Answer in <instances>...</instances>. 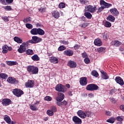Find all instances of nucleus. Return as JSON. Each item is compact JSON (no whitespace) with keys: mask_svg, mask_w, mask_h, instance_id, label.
<instances>
[{"mask_svg":"<svg viewBox=\"0 0 124 124\" xmlns=\"http://www.w3.org/2000/svg\"><path fill=\"white\" fill-rule=\"evenodd\" d=\"M3 20H4L5 22H8L9 21L8 18L6 16H4V17H3Z\"/></svg>","mask_w":124,"mask_h":124,"instance_id":"obj_59","label":"nucleus"},{"mask_svg":"<svg viewBox=\"0 0 124 124\" xmlns=\"http://www.w3.org/2000/svg\"><path fill=\"white\" fill-rule=\"evenodd\" d=\"M27 71L31 74H37L38 73V68L34 66H28Z\"/></svg>","mask_w":124,"mask_h":124,"instance_id":"obj_3","label":"nucleus"},{"mask_svg":"<svg viewBox=\"0 0 124 124\" xmlns=\"http://www.w3.org/2000/svg\"><path fill=\"white\" fill-rule=\"evenodd\" d=\"M109 11L113 16H119L120 14L119 11L116 8L111 9Z\"/></svg>","mask_w":124,"mask_h":124,"instance_id":"obj_18","label":"nucleus"},{"mask_svg":"<svg viewBox=\"0 0 124 124\" xmlns=\"http://www.w3.org/2000/svg\"><path fill=\"white\" fill-rule=\"evenodd\" d=\"M52 16L54 18L58 19L60 17V13L57 11H53L52 12Z\"/></svg>","mask_w":124,"mask_h":124,"instance_id":"obj_25","label":"nucleus"},{"mask_svg":"<svg viewBox=\"0 0 124 124\" xmlns=\"http://www.w3.org/2000/svg\"><path fill=\"white\" fill-rule=\"evenodd\" d=\"M92 75H93V76H94V77L97 78L98 77V73H97V72L95 70H93L92 71Z\"/></svg>","mask_w":124,"mask_h":124,"instance_id":"obj_35","label":"nucleus"},{"mask_svg":"<svg viewBox=\"0 0 124 124\" xmlns=\"http://www.w3.org/2000/svg\"><path fill=\"white\" fill-rule=\"evenodd\" d=\"M56 104H57L58 106H62V101L56 102Z\"/></svg>","mask_w":124,"mask_h":124,"instance_id":"obj_60","label":"nucleus"},{"mask_svg":"<svg viewBox=\"0 0 124 124\" xmlns=\"http://www.w3.org/2000/svg\"><path fill=\"white\" fill-rule=\"evenodd\" d=\"M6 63L8 65H17L18 64V62L16 61H6Z\"/></svg>","mask_w":124,"mask_h":124,"instance_id":"obj_23","label":"nucleus"},{"mask_svg":"<svg viewBox=\"0 0 124 124\" xmlns=\"http://www.w3.org/2000/svg\"><path fill=\"white\" fill-rule=\"evenodd\" d=\"M99 88L98 86L94 84H89L86 87V90L87 91H90L91 92H93V91H97Z\"/></svg>","mask_w":124,"mask_h":124,"instance_id":"obj_5","label":"nucleus"},{"mask_svg":"<svg viewBox=\"0 0 124 124\" xmlns=\"http://www.w3.org/2000/svg\"><path fill=\"white\" fill-rule=\"evenodd\" d=\"M100 5H104L103 6H104L105 8H109V7H111V6H112L111 4L105 2L104 0H100Z\"/></svg>","mask_w":124,"mask_h":124,"instance_id":"obj_11","label":"nucleus"},{"mask_svg":"<svg viewBox=\"0 0 124 124\" xmlns=\"http://www.w3.org/2000/svg\"><path fill=\"white\" fill-rule=\"evenodd\" d=\"M27 55H29L31 56V55H33V50L31 49H28L26 50Z\"/></svg>","mask_w":124,"mask_h":124,"instance_id":"obj_37","label":"nucleus"},{"mask_svg":"<svg viewBox=\"0 0 124 124\" xmlns=\"http://www.w3.org/2000/svg\"><path fill=\"white\" fill-rule=\"evenodd\" d=\"M79 1L81 4H86L87 2H89V0H79Z\"/></svg>","mask_w":124,"mask_h":124,"instance_id":"obj_51","label":"nucleus"},{"mask_svg":"<svg viewBox=\"0 0 124 124\" xmlns=\"http://www.w3.org/2000/svg\"><path fill=\"white\" fill-rule=\"evenodd\" d=\"M31 59L33 61H35L36 62H38L40 60L39 57L37 54L32 56Z\"/></svg>","mask_w":124,"mask_h":124,"instance_id":"obj_33","label":"nucleus"},{"mask_svg":"<svg viewBox=\"0 0 124 124\" xmlns=\"http://www.w3.org/2000/svg\"><path fill=\"white\" fill-rule=\"evenodd\" d=\"M106 50L105 47H100L97 48V51L98 53H102V52H104Z\"/></svg>","mask_w":124,"mask_h":124,"instance_id":"obj_36","label":"nucleus"},{"mask_svg":"<svg viewBox=\"0 0 124 124\" xmlns=\"http://www.w3.org/2000/svg\"><path fill=\"white\" fill-rule=\"evenodd\" d=\"M0 2H1V3H2V4H6V2H5V0H0Z\"/></svg>","mask_w":124,"mask_h":124,"instance_id":"obj_62","label":"nucleus"},{"mask_svg":"<svg viewBox=\"0 0 124 124\" xmlns=\"http://www.w3.org/2000/svg\"><path fill=\"white\" fill-rule=\"evenodd\" d=\"M7 81L8 83H10V84H18V83H19L18 80L12 77H9Z\"/></svg>","mask_w":124,"mask_h":124,"instance_id":"obj_13","label":"nucleus"},{"mask_svg":"<svg viewBox=\"0 0 124 124\" xmlns=\"http://www.w3.org/2000/svg\"><path fill=\"white\" fill-rule=\"evenodd\" d=\"M97 10L96 6H93L92 5H89L85 7L84 11L85 12H90L91 13H94Z\"/></svg>","mask_w":124,"mask_h":124,"instance_id":"obj_1","label":"nucleus"},{"mask_svg":"<svg viewBox=\"0 0 124 124\" xmlns=\"http://www.w3.org/2000/svg\"><path fill=\"white\" fill-rule=\"evenodd\" d=\"M112 43L113 45H114L116 47H119V46H120V45L122 44V43H121L120 41L118 40H115L112 41Z\"/></svg>","mask_w":124,"mask_h":124,"instance_id":"obj_31","label":"nucleus"},{"mask_svg":"<svg viewBox=\"0 0 124 124\" xmlns=\"http://www.w3.org/2000/svg\"><path fill=\"white\" fill-rule=\"evenodd\" d=\"M2 53L3 54H6L8 51H12V47L11 46H8L7 45H5L2 47Z\"/></svg>","mask_w":124,"mask_h":124,"instance_id":"obj_7","label":"nucleus"},{"mask_svg":"<svg viewBox=\"0 0 124 124\" xmlns=\"http://www.w3.org/2000/svg\"><path fill=\"white\" fill-rule=\"evenodd\" d=\"M27 49H28V42L26 43H23L22 45L20 46L19 48L18 49V51L20 53H25Z\"/></svg>","mask_w":124,"mask_h":124,"instance_id":"obj_4","label":"nucleus"},{"mask_svg":"<svg viewBox=\"0 0 124 124\" xmlns=\"http://www.w3.org/2000/svg\"><path fill=\"white\" fill-rule=\"evenodd\" d=\"M104 26L105 27H106V28H111L112 24H111V23L109 22L108 21H106L104 23Z\"/></svg>","mask_w":124,"mask_h":124,"instance_id":"obj_38","label":"nucleus"},{"mask_svg":"<svg viewBox=\"0 0 124 124\" xmlns=\"http://www.w3.org/2000/svg\"><path fill=\"white\" fill-rule=\"evenodd\" d=\"M120 110H122V111H123L124 112V105H121L120 107Z\"/></svg>","mask_w":124,"mask_h":124,"instance_id":"obj_63","label":"nucleus"},{"mask_svg":"<svg viewBox=\"0 0 124 124\" xmlns=\"http://www.w3.org/2000/svg\"><path fill=\"white\" fill-rule=\"evenodd\" d=\"M13 93L15 95H16V96H17L18 97L21 96L22 94H24V92H23V91L20 90V89H14L13 91Z\"/></svg>","mask_w":124,"mask_h":124,"instance_id":"obj_8","label":"nucleus"},{"mask_svg":"<svg viewBox=\"0 0 124 124\" xmlns=\"http://www.w3.org/2000/svg\"><path fill=\"white\" fill-rule=\"evenodd\" d=\"M91 116H92V112L89 111H85V118L86 117L89 118V117H91Z\"/></svg>","mask_w":124,"mask_h":124,"instance_id":"obj_42","label":"nucleus"},{"mask_svg":"<svg viewBox=\"0 0 124 124\" xmlns=\"http://www.w3.org/2000/svg\"><path fill=\"white\" fill-rule=\"evenodd\" d=\"M1 104L3 106H8L11 104V100L8 98H5L2 100Z\"/></svg>","mask_w":124,"mask_h":124,"instance_id":"obj_9","label":"nucleus"},{"mask_svg":"<svg viewBox=\"0 0 124 124\" xmlns=\"http://www.w3.org/2000/svg\"><path fill=\"white\" fill-rule=\"evenodd\" d=\"M90 59H89V58H86L84 59V62H85V63H86L87 64H88V63H90Z\"/></svg>","mask_w":124,"mask_h":124,"instance_id":"obj_55","label":"nucleus"},{"mask_svg":"<svg viewBox=\"0 0 124 124\" xmlns=\"http://www.w3.org/2000/svg\"><path fill=\"white\" fill-rule=\"evenodd\" d=\"M65 87L62 84H58L55 87V90L57 92H62V93H65Z\"/></svg>","mask_w":124,"mask_h":124,"instance_id":"obj_6","label":"nucleus"},{"mask_svg":"<svg viewBox=\"0 0 124 124\" xmlns=\"http://www.w3.org/2000/svg\"><path fill=\"white\" fill-rule=\"evenodd\" d=\"M46 114L48 115V116H53V115H54V112L52 111V110L48 109L46 111Z\"/></svg>","mask_w":124,"mask_h":124,"instance_id":"obj_41","label":"nucleus"},{"mask_svg":"<svg viewBox=\"0 0 124 124\" xmlns=\"http://www.w3.org/2000/svg\"><path fill=\"white\" fill-rule=\"evenodd\" d=\"M26 28H27V29H29V30H31V29H32L33 28L32 25L30 23H27L26 24Z\"/></svg>","mask_w":124,"mask_h":124,"instance_id":"obj_44","label":"nucleus"},{"mask_svg":"<svg viewBox=\"0 0 124 124\" xmlns=\"http://www.w3.org/2000/svg\"><path fill=\"white\" fill-rule=\"evenodd\" d=\"M37 34H39V35H44L45 34V31L41 28H38Z\"/></svg>","mask_w":124,"mask_h":124,"instance_id":"obj_24","label":"nucleus"},{"mask_svg":"<svg viewBox=\"0 0 124 124\" xmlns=\"http://www.w3.org/2000/svg\"><path fill=\"white\" fill-rule=\"evenodd\" d=\"M105 115H106V116H108V117H110V116L112 115V113H111V112L109 111H106L105 112Z\"/></svg>","mask_w":124,"mask_h":124,"instance_id":"obj_57","label":"nucleus"},{"mask_svg":"<svg viewBox=\"0 0 124 124\" xmlns=\"http://www.w3.org/2000/svg\"><path fill=\"white\" fill-rule=\"evenodd\" d=\"M42 41V38H40L37 36H33L32 37V39L29 40L27 42L29 43H31V44H36V43H39Z\"/></svg>","mask_w":124,"mask_h":124,"instance_id":"obj_2","label":"nucleus"},{"mask_svg":"<svg viewBox=\"0 0 124 124\" xmlns=\"http://www.w3.org/2000/svg\"><path fill=\"white\" fill-rule=\"evenodd\" d=\"M84 16L86 17L87 19H91L93 17V15L90 12H86L84 13Z\"/></svg>","mask_w":124,"mask_h":124,"instance_id":"obj_28","label":"nucleus"},{"mask_svg":"<svg viewBox=\"0 0 124 124\" xmlns=\"http://www.w3.org/2000/svg\"><path fill=\"white\" fill-rule=\"evenodd\" d=\"M31 17H27L23 20L24 23H30L31 22Z\"/></svg>","mask_w":124,"mask_h":124,"instance_id":"obj_53","label":"nucleus"},{"mask_svg":"<svg viewBox=\"0 0 124 124\" xmlns=\"http://www.w3.org/2000/svg\"><path fill=\"white\" fill-rule=\"evenodd\" d=\"M74 49H75V50H77L78 49H79V48H80V46L79 45H76L74 46Z\"/></svg>","mask_w":124,"mask_h":124,"instance_id":"obj_58","label":"nucleus"},{"mask_svg":"<svg viewBox=\"0 0 124 124\" xmlns=\"http://www.w3.org/2000/svg\"><path fill=\"white\" fill-rule=\"evenodd\" d=\"M5 0L7 3H12V2H13V0Z\"/></svg>","mask_w":124,"mask_h":124,"instance_id":"obj_61","label":"nucleus"},{"mask_svg":"<svg viewBox=\"0 0 124 124\" xmlns=\"http://www.w3.org/2000/svg\"><path fill=\"white\" fill-rule=\"evenodd\" d=\"M37 28H33L30 31V33L32 35H37Z\"/></svg>","mask_w":124,"mask_h":124,"instance_id":"obj_29","label":"nucleus"},{"mask_svg":"<svg viewBox=\"0 0 124 124\" xmlns=\"http://www.w3.org/2000/svg\"><path fill=\"white\" fill-rule=\"evenodd\" d=\"M30 108L32 111H37L38 110V108L35 104L31 105Z\"/></svg>","mask_w":124,"mask_h":124,"instance_id":"obj_30","label":"nucleus"},{"mask_svg":"<svg viewBox=\"0 0 124 124\" xmlns=\"http://www.w3.org/2000/svg\"><path fill=\"white\" fill-rule=\"evenodd\" d=\"M44 99L46 101H51V100H52V97L51 96H46L44 98Z\"/></svg>","mask_w":124,"mask_h":124,"instance_id":"obj_47","label":"nucleus"},{"mask_svg":"<svg viewBox=\"0 0 124 124\" xmlns=\"http://www.w3.org/2000/svg\"><path fill=\"white\" fill-rule=\"evenodd\" d=\"M78 116L81 118V119L86 118V113L85 112L82 110H79L77 112Z\"/></svg>","mask_w":124,"mask_h":124,"instance_id":"obj_17","label":"nucleus"},{"mask_svg":"<svg viewBox=\"0 0 124 124\" xmlns=\"http://www.w3.org/2000/svg\"><path fill=\"white\" fill-rule=\"evenodd\" d=\"M105 8V7L102 6L101 7L98 8L97 13H99L101 12V11H102V10H103V9H104Z\"/></svg>","mask_w":124,"mask_h":124,"instance_id":"obj_54","label":"nucleus"},{"mask_svg":"<svg viewBox=\"0 0 124 124\" xmlns=\"http://www.w3.org/2000/svg\"><path fill=\"white\" fill-rule=\"evenodd\" d=\"M50 62H52V63H58L59 60L56 57H52L50 58Z\"/></svg>","mask_w":124,"mask_h":124,"instance_id":"obj_27","label":"nucleus"},{"mask_svg":"<svg viewBox=\"0 0 124 124\" xmlns=\"http://www.w3.org/2000/svg\"><path fill=\"white\" fill-rule=\"evenodd\" d=\"M124 116H118L116 118V120L118 122H123V121H124Z\"/></svg>","mask_w":124,"mask_h":124,"instance_id":"obj_43","label":"nucleus"},{"mask_svg":"<svg viewBox=\"0 0 124 124\" xmlns=\"http://www.w3.org/2000/svg\"><path fill=\"white\" fill-rule=\"evenodd\" d=\"M107 20H108V21H110V22H114V21H115V17L112 15H109L107 17Z\"/></svg>","mask_w":124,"mask_h":124,"instance_id":"obj_32","label":"nucleus"},{"mask_svg":"<svg viewBox=\"0 0 124 124\" xmlns=\"http://www.w3.org/2000/svg\"><path fill=\"white\" fill-rule=\"evenodd\" d=\"M50 108V110H51V111L53 112V113L54 112H57V108L56 107L52 106Z\"/></svg>","mask_w":124,"mask_h":124,"instance_id":"obj_49","label":"nucleus"},{"mask_svg":"<svg viewBox=\"0 0 124 124\" xmlns=\"http://www.w3.org/2000/svg\"><path fill=\"white\" fill-rule=\"evenodd\" d=\"M8 77L6 74L1 73L0 74V78H2V79H6Z\"/></svg>","mask_w":124,"mask_h":124,"instance_id":"obj_39","label":"nucleus"},{"mask_svg":"<svg viewBox=\"0 0 124 124\" xmlns=\"http://www.w3.org/2000/svg\"><path fill=\"white\" fill-rule=\"evenodd\" d=\"M94 44L96 46H101L102 45V42L100 39H96L94 41Z\"/></svg>","mask_w":124,"mask_h":124,"instance_id":"obj_21","label":"nucleus"},{"mask_svg":"<svg viewBox=\"0 0 124 124\" xmlns=\"http://www.w3.org/2000/svg\"><path fill=\"white\" fill-rule=\"evenodd\" d=\"M89 25H90V23L85 22V23H82L79 26L81 28H87V27H88V26H89Z\"/></svg>","mask_w":124,"mask_h":124,"instance_id":"obj_40","label":"nucleus"},{"mask_svg":"<svg viewBox=\"0 0 124 124\" xmlns=\"http://www.w3.org/2000/svg\"><path fill=\"white\" fill-rule=\"evenodd\" d=\"M64 99V94L62 93H58V96L56 98V101H62Z\"/></svg>","mask_w":124,"mask_h":124,"instance_id":"obj_14","label":"nucleus"},{"mask_svg":"<svg viewBox=\"0 0 124 124\" xmlns=\"http://www.w3.org/2000/svg\"><path fill=\"white\" fill-rule=\"evenodd\" d=\"M26 88H33L34 86V80H29L25 83Z\"/></svg>","mask_w":124,"mask_h":124,"instance_id":"obj_10","label":"nucleus"},{"mask_svg":"<svg viewBox=\"0 0 124 124\" xmlns=\"http://www.w3.org/2000/svg\"><path fill=\"white\" fill-rule=\"evenodd\" d=\"M115 81L117 84L121 85V86H123L124 84V80L120 77H116L115 78Z\"/></svg>","mask_w":124,"mask_h":124,"instance_id":"obj_19","label":"nucleus"},{"mask_svg":"<svg viewBox=\"0 0 124 124\" xmlns=\"http://www.w3.org/2000/svg\"><path fill=\"white\" fill-rule=\"evenodd\" d=\"M67 65L70 67V68H75V67L77 66V64H76V62L70 60L68 62Z\"/></svg>","mask_w":124,"mask_h":124,"instance_id":"obj_16","label":"nucleus"},{"mask_svg":"<svg viewBox=\"0 0 124 124\" xmlns=\"http://www.w3.org/2000/svg\"><path fill=\"white\" fill-rule=\"evenodd\" d=\"M79 83L81 86H86L88 84L87 78L82 77L80 78Z\"/></svg>","mask_w":124,"mask_h":124,"instance_id":"obj_15","label":"nucleus"},{"mask_svg":"<svg viewBox=\"0 0 124 124\" xmlns=\"http://www.w3.org/2000/svg\"><path fill=\"white\" fill-rule=\"evenodd\" d=\"M108 37H109V35L107 33H104V34L103 35V38L105 40H107Z\"/></svg>","mask_w":124,"mask_h":124,"instance_id":"obj_45","label":"nucleus"},{"mask_svg":"<svg viewBox=\"0 0 124 124\" xmlns=\"http://www.w3.org/2000/svg\"><path fill=\"white\" fill-rule=\"evenodd\" d=\"M14 40L16 42H17V43H18V44L23 43V39H20L18 37H15L14 38Z\"/></svg>","mask_w":124,"mask_h":124,"instance_id":"obj_26","label":"nucleus"},{"mask_svg":"<svg viewBox=\"0 0 124 124\" xmlns=\"http://www.w3.org/2000/svg\"><path fill=\"white\" fill-rule=\"evenodd\" d=\"M59 7L60 8H64L65 7V4L64 3H61L59 5Z\"/></svg>","mask_w":124,"mask_h":124,"instance_id":"obj_52","label":"nucleus"},{"mask_svg":"<svg viewBox=\"0 0 124 124\" xmlns=\"http://www.w3.org/2000/svg\"><path fill=\"white\" fill-rule=\"evenodd\" d=\"M60 42L62 44H64V45H67V44H68V41H66L64 40L61 41Z\"/></svg>","mask_w":124,"mask_h":124,"instance_id":"obj_56","label":"nucleus"},{"mask_svg":"<svg viewBox=\"0 0 124 124\" xmlns=\"http://www.w3.org/2000/svg\"><path fill=\"white\" fill-rule=\"evenodd\" d=\"M64 54L66 56H68L69 57H71L73 55L74 52L71 50H67L64 51Z\"/></svg>","mask_w":124,"mask_h":124,"instance_id":"obj_22","label":"nucleus"},{"mask_svg":"<svg viewBox=\"0 0 124 124\" xmlns=\"http://www.w3.org/2000/svg\"><path fill=\"white\" fill-rule=\"evenodd\" d=\"M102 78L104 80H107L109 79V77L107 75V73L105 74L104 75H102Z\"/></svg>","mask_w":124,"mask_h":124,"instance_id":"obj_48","label":"nucleus"},{"mask_svg":"<svg viewBox=\"0 0 124 124\" xmlns=\"http://www.w3.org/2000/svg\"><path fill=\"white\" fill-rule=\"evenodd\" d=\"M66 49V47L64 46H60L58 48V51H63L64 50H65Z\"/></svg>","mask_w":124,"mask_h":124,"instance_id":"obj_46","label":"nucleus"},{"mask_svg":"<svg viewBox=\"0 0 124 124\" xmlns=\"http://www.w3.org/2000/svg\"><path fill=\"white\" fill-rule=\"evenodd\" d=\"M4 119L5 122L7 123V124H14V122L13 121H11V119H10V117L7 115H5L4 117Z\"/></svg>","mask_w":124,"mask_h":124,"instance_id":"obj_20","label":"nucleus"},{"mask_svg":"<svg viewBox=\"0 0 124 124\" xmlns=\"http://www.w3.org/2000/svg\"><path fill=\"white\" fill-rule=\"evenodd\" d=\"M61 103L62 104V105H66V104H67V102H66L65 100H64L63 102H62Z\"/></svg>","mask_w":124,"mask_h":124,"instance_id":"obj_64","label":"nucleus"},{"mask_svg":"<svg viewBox=\"0 0 124 124\" xmlns=\"http://www.w3.org/2000/svg\"><path fill=\"white\" fill-rule=\"evenodd\" d=\"M72 120L75 124H82V120L76 116H74Z\"/></svg>","mask_w":124,"mask_h":124,"instance_id":"obj_12","label":"nucleus"},{"mask_svg":"<svg viewBox=\"0 0 124 124\" xmlns=\"http://www.w3.org/2000/svg\"><path fill=\"white\" fill-rule=\"evenodd\" d=\"M115 121L116 119H115V118L111 117L110 118L107 120V122L109 123V124H114Z\"/></svg>","mask_w":124,"mask_h":124,"instance_id":"obj_34","label":"nucleus"},{"mask_svg":"<svg viewBox=\"0 0 124 124\" xmlns=\"http://www.w3.org/2000/svg\"><path fill=\"white\" fill-rule=\"evenodd\" d=\"M5 10H7L8 11H10V10H12V8L10 6H6L4 7Z\"/></svg>","mask_w":124,"mask_h":124,"instance_id":"obj_50","label":"nucleus"}]
</instances>
